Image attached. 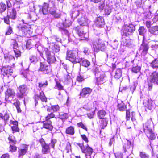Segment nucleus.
<instances>
[{"mask_svg": "<svg viewBox=\"0 0 158 158\" xmlns=\"http://www.w3.org/2000/svg\"><path fill=\"white\" fill-rule=\"evenodd\" d=\"M95 77L96 83L98 85H101L106 82L108 80V77L104 73H101L98 68H95L94 70Z\"/></svg>", "mask_w": 158, "mask_h": 158, "instance_id": "nucleus-1", "label": "nucleus"}, {"mask_svg": "<svg viewBox=\"0 0 158 158\" xmlns=\"http://www.w3.org/2000/svg\"><path fill=\"white\" fill-rule=\"evenodd\" d=\"M135 30V25L132 23L124 24L123 29V35L128 36L132 35Z\"/></svg>", "mask_w": 158, "mask_h": 158, "instance_id": "nucleus-2", "label": "nucleus"}, {"mask_svg": "<svg viewBox=\"0 0 158 158\" xmlns=\"http://www.w3.org/2000/svg\"><path fill=\"white\" fill-rule=\"evenodd\" d=\"M69 23L68 21V22H67L66 20H65V22H64L63 23H59L56 25L57 27L59 28V30L62 32V33L68 34V36H69ZM68 40L69 41V36H68Z\"/></svg>", "mask_w": 158, "mask_h": 158, "instance_id": "nucleus-3", "label": "nucleus"}, {"mask_svg": "<svg viewBox=\"0 0 158 158\" xmlns=\"http://www.w3.org/2000/svg\"><path fill=\"white\" fill-rule=\"evenodd\" d=\"M80 144H79L78 145L80 147L81 152L82 153H84L86 157L89 156H91V155L93 152V148L87 144L85 147H83L80 145Z\"/></svg>", "mask_w": 158, "mask_h": 158, "instance_id": "nucleus-4", "label": "nucleus"}, {"mask_svg": "<svg viewBox=\"0 0 158 158\" xmlns=\"http://www.w3.org/2000/svg\"><path fill=\"white\" fill-rule=\"evenodd\" d=\"M44 50L47 58L48 62L50 64L53 63L56 60L54 55H51L49 49L47 48H44Z\"/></svg>", "mask_w": 158, "mask_h": 158, "instance_id": "nucleus-5", "label": "nucleus"}, {"mask_svg": "<svg viewBox=\"0 0 158 158\" xmlns=\"http://www.w3.org/2000/svg\"><path fill=\"white\" fill-rule=\"evenodd\" d=\"M149 48V46L148 44L145 43L144 40H143L139 48V50L142 51L141 54V56H145L148 53Z\"/></svg>", "mask_w": 158, "mask_h": 158, "instance_id": "nucleus-6", "label": "nucleus"}, {"mask_svg": "<svg viewBox=\"0 0 158 158\" xmlns=\"http://www.w3.org/2000/svg\"><path fill=\"white\" fill-rule=\"evenodd\" d=\"M90 104L89 103H87L86 104H85L83 106V108L87 110H91V111L87 113V115L88 117L90 119L92 118H93L95 114V111L96 110V107L95 109H92L90 107Z\"/></svg>", "mask_w": 158, "mask_h": 158, "instance_id": "nucleus-7", "label": "nucleus"}, {"mask_svg": "<svg viewBox=\"0 0 158 158\" xmlns=\"http://www.w3.org/2000/svg\"><path fill=\"white\" fill-rule=\"evenodd\" d=\"M40 71L42 72L44 74L48 73L51 72V69L50 65H46L44 63L40 62L39 69Z\"/></svg>", "mask_w": 158, "mask_h": 158, "instance_id": "nucleus-8", "label": "nucleus"}, {"mask_svg": "<svg viewBox=\"0 0 158 158\" xmlns=\"http://www.w3.org/2000/svg\"><path fill=\"white\" fill-rule=\"evenodd\" d=\"M126 119L127 121H129L131 118L133 122H135L136 119L135 117V112L133 111L131 112V109H128L126 110Z\"/></svg>", "mask_w": 158, "mask_h": 158, "instance_id": "nucleus-9", "label": "nucleus"}, {"mask_svg": "<svg viewBox=\"0 0 158 158\" xmlns=\"http://www.w3.org/2000/svg\"><path fill=\"white\" fill-rule=\"evenodd\" d=\"M153 102V100L151 98L145 99L143 102V104L147 109L150 110H152L154 108Z\"/></svg>", "mask_w": 158, "mask_h": 158, "instance_id": "nucleus-10", "label": "nucleus"}, {"mask_svg": "<svg viewBox=\"0 0 158 158\" xmlns=\"http://www.w3.org/2000/svg\"><path fill=\"white\" fill-rule=\"evenodd\" d=\"M95 24L98 27H103L105 24L103 17L102 16L98 17L95 21Z\"/></svg>", "mask_w": 158, "mask_h": 158, "instance_id": "nucleus-11", "label": "nucleus"}, {"mask_svg": "<svg viewBox=\"0 0 158 158\" xmlns=\"http://www.w3.org/2000/svg\"><path fill=\"white\" fill-rule=\"evenodd\" d=\"M2 73L4 76H7L8 77L11 75V73H13L12 68L9 66H5L3 67L1 69Z\"/></svg>", "mask_w": 158, "mask_h": 158, "instance_id": "nucleus-12", "label": "nucleus"}, {"mask_svg": "<svg viewBox=\"0 0 158 158\" xmlns=\"http://www.w3.org/2000/svg\"><path fill=\"white\" fill-rule=\"evenodd\" d=\"M34 98L35 102V105L37 104V101L39 100V98L41 99L42 102H46L47 101V99L42 91L40 92L39 94L35 95L34 96Z\"/></svg>", "mask_w": 158, "mask_h": 158, "instance_id": "nucleus-13", "label": "nucleus"}, {"mask_svg": "<svg viewBox=\"0 0 158 158\" xmlns=\"http://www.w3.org/2000/svg\"><path fill=\"white\" fill-rule=\"evenodd\" d=\"M18 89L19 92L18 93L17 96L20 98L23 97L27 89V87L25 85H22L20 86Z\"/></svg>", "mask_w": 158, "mask_h": 158, "instance_id": "nucleus-14", "label": "nucleus"}, {"mask_svg": "<svg viewBox=\"0 0 158 158\" xmlns=\"http://www.w3.org/2000/svg\"><path fill=\"white\" fill-rule=\"evenodd\" d=\"M149 80L155 83L158 81V72L156 71L152 72L150 75Z\"/></svg>", "mask_w": 158, "mask_h": 158, "instance_id": "nucleus-15", "label": "nucleus"}, {"mask_svg": "<svg viewBox=\"0 0 158 158\" xmlns=\"http://www.w3.org/2000/svg\"><path fill=\"white\" fill-rule=\"evenodd\" d=\"M92 89L89 87H85L82 89L80 93V95L85 97L86 95L89 94L92 92Z\"/></svg>", "mask_w": 158, "mask_h": 158, "instance_id": "nucleus-16", "label": "nucleus"}, {"mask_svg": "<svg viewBox=\"0 0 158 158\" xmlns=\"http://www.w3.org/2000/svg\"><path fill=\"white\" fill-rule=\"evenodd\" d=\"M77 52L76 51H72L70 52V61L73 64L77 63L76 61V55Z\"/></svg>", "mask_w": 158, "mask_h": 158, "instance_id": "nucleus-17", "label": "nucleus"}, {"mask_svg": "<svg viewBox=\"0 0 158 158\" xmlns=\"http://www.w3.org/2000/svg\"><path fill=\"white\" fill-rule=\"evenodd\" d=\"M94 49L96 51L101 50L103 51L105 48V45L104 43L102 42H99L97 43V45H94Z\"/></svg>", "mask_w": 158, "mask_h": 158, "instance_id": "nucleus-18", "label": "nucleus"}, {"mask_svg": "<svg viewBox=\"0 0 158 158\" xmlns=\"http://www.w3.org/2000/svg\"><path fill=\"white\" fill-rule=\"evenodd\" d=\"M144 132L149 139L153 140L156 139V136L152 130L145 131Z\"/></svg>", "mask_w": 158, "mask_h": 158, "instance_id": "nucleus-19", "label": "nucleus"}, {"mask_svg": "<svg viewBox=\"0 0 158 158\" xmlns=\"http://www.w3.org/2000/svg\"><path fill=\"white\" fill-rule=\"evenodd\" d=\"M144 132L152 130L151 121H148L143 124Z\"/></svg>", "mask_w": 158, "mask_h": 158, "instance_id": "nucleus-20", "label": "nucleus"}, {"mask_svg": "<svg viewBox=\"0 0 158 158\" xmlns=\"http://www.w3.org/2000/svg\"><path fill=\"white\" fill-rule=\"evenodd\" d=\"M80 36H83L85 34L82 27L78 26L73 29Z\"/></svg>", "mask_w": 158, "mask_h": 158, "instance_id": "nucleus-21", "label": "nucleus"}, {"mask_svg": "<svg viewBox=\"0 0 158 158\" xmlns=\"http://www.w3.org/2000/svg\"><path fill=\"white\" fill-rule=\"evenodd\" d=\"M28 148L27 146L24 145L22 148L19 149L18 152L19 157L25 155L27 152L28 150Z\"/></svg>", "mask_w": 158, "mask_h": 158, "instance_id": "nucleus-22", "label": "nucleus"}, {"mask_svg": "<svg viewBox=\"0 0 158 158\" xmlns=\"http://www.w3.org/2000/svg\"><path fill=\"white\" fill-rule=\"evenodd\" d=\"M49 6V5L48 4L44 3L43 5L42 8L40 9L39 11L40 12H42L43 14H47L49 12V10H48V9Z\"/></svg>", "mask_w": 158, "mask_h": 158, "instance_id": "nucleus-23", "label": "nucleus"}, {"mask_svg": "<svg viewBox=\"0 0 158 158\" xmlns=\"http://www.w3.org/2000/svg\"><path fill=\"white\" fill-rule=\"evenodd\" d=\"M6 99H8L9 97L13 98L15 95L14 91L11 89H8L6 93Z\"/></svg>", "mask_w": 158, "mask_h": 158, "instance_id": "nucleus-24", "label": "nucleus"}, {"mask_svg": "<svg viewBox=\"0 0 158 158\" xmlns=\"http://www.w3.org/2000/svg\"><path fill=\"white\" fill-rule=\"evenodd\" d=\"M78 22L80 26H84L88 24L87 19L84 17H81L78 19Z\"/></svg>", "mask_w": 158, "mask_h": 158, "instance_id": "nucleus-25", "label": "nucleus"}, {"mask_svg": "<svg viewBox=\"0 0 158 158\" xmlns=\"http://www.w3.org/2000/svg\"><path fill=\"white\" fill-rule=\"evenodd\" d=\"M117 108L119 111L121 112L127 110V105H125L123 101H122L118 104Z\"/></svg>", "mask_w": 158, "mask_h": 158, "instance_id": "nucleus-26", "label": "nucleus"}, {"mask_svg": "<svg viewBox=\"0 0 158 158\" xmlns=\"http://www.w3.org/2000/svg\"><path fill=\"white\" fill-rule=\"evenodd\" d=\"M148 31L153 35H157L158 34V25L152 27L149 29Z\"/></svg>", "mask_w": 158, "mask_h": 158, "instance_id": "nucleus-27", "label": "nucleus"}, {"mask_svg": "<svg viewBox=\"0 0 158 158\" xmlns=\"http://www.w3.org/2000/svg\"><path fill=\"white\" fill-rule=\"evenodd\" d=\"M106 114V112L103 109L99 110L97 112V116L99 119L106 118L105 116Z\"/></svg>", "mask_w": 158, "mask_h": 158, "instance_id": "nucleus-28", "label": "nucleus"}, {"mask_svg": "<svg viewBox=\"0 0 158 158\" xmlns=\"http://www.w3.org/2000/svg\"><path fill=\"white\" fill-rule=\"evenodd\" d=\"M121 44L124 46L129 47L132 44L131 40L128 39H123L121 41Z\"/></svg>", "mask_w": 158, "mask_h": 158, "instance_id": "nucleus-29", "label": "nucleus"}, {"mask_svg": "<svg viewBox=\"0 0 158 158\" xmlns=\"http://www.w3.org/2000/svg\"><path fill=\"white\" fill-rule=\"evenodd\" d=\"M43 127L44 128L52 130L53 128V127L51 125V121L46 120L44 122Z\"/></svg>", "mask_w": 158, "mask_h": 158, "instance_id": "nucleus-30", "label": "nucleus"}, {"mask_svg": "<svg viewBox=\"0 0 158 158\" xmlns=\"http://www.w3.org/2000/svg\"><path fill=\"white\" fill-rule=\"evenodd\" d=\"M150 64L151 67L152 69H158V57L154 59Z\"/></svg>", "mask_w": 158, "mask_h": 158, "instance_id": "nucleus-31", "label": "nucleus"}, {"mask_svg": "<svg viewBox=\"0 0 158 158\" xmlns=\"http://www.w3.org/2000/svg\"><path fill=\"white\" fill-rule=\"evenodd\" d=\"M49 6L51 9L49 10V12L52 15L55 14L56 11L55 3L53 1L51 2H50Z\"/></svg>", "mask_w": 158, "mask_h": 158, "instance_id": "nucleus-32", "label": "nucleus"}, {"mask_svg": "<svg viewBox=\"0 0 158 158\" xmlns=\"http://www.w3.org/2000/svg\"><path fill=\"white\" fill-rule=\"evenodd\" d=\"M42 147V152L43 154H47L50 152V148L49 145L46 144Z\"/></svg>", "mask_w": 158, "mask_h": 158, "instance_id": "nucleus-33", "label": "nucleus"}, {"mask_svg": "<svg viewBox=\"0 0 158 158\" xmlns=\"http://www.w3.org/2000/svg\"><path fill=\"white\" fill-rule=\"evenodd\" d=\"M4 58L6 62H9L11 61L14 60L15 59L13 56L9 54H4Z\"/></svg>", "mask_w": 158, "mask_h": 158, "instance_id": "nucleus-34", "label": "nucleus"}, {"mask_svg": "<svg viewBox=\"0 0 158 158\" xmlns=\"http://www.w3.org/2000/svg\"><path fill=\"white\" fill-rule=\"evenodd\" d=\"M101 119H102L101 120V128L102 129H104L107 125L108 122V119L107 118H105Z\"/></svg>", "mask_w": 158, "mask_h": 158, "instance_id": "nucleus-35", "label": "nucleus"}, {"mask_svg": "<svg viewBox=\"0 0 158 158\" xmlns=\"http://www.w3.org/2000/svg\"><path fill=\"white\" fill-rule=\"evenodd\" d=\"M138 31L139 35L141 36H144V33L146 32V29L143 26H140Z\"/></svg>", "mask_w": 158, "mask_h": 158, "instance_id": "nucleus-36", "label": "nucleus"}, {"mask_svg": "<svg viewBox=\"0 0 158 158\" xmlns=\"http://www.w3.org/2000/svg\"><path fill=\"white\" fill-rule=\"evenodd\" d=\"M141 67V66L138 65L133 66L131 69V71L132 72L137 73L140 72Z\"/></svg>", "mask_w": 158, "mask_h": 158, "instance_id": "nucleus-37", "label": "nucleus"}, {"mask_svg": "<svg viewBox=\"0 0 158 158\" xmlns=\"http://www.w3.org/2000/svg\"><path fill=\"white\" fill-rule=\"evenodd\" d=\"M81 64L82 66L87 67L90 65V63L88 60L84 59L81 61Z\"/></svg>", "mask_w": 158, "mask_h": 158, "instance_id": "nucleus-38", "label": "nucleus"}, {"mask_svg": "<svg viewBox=\"0 0 158 158\" xmlns=\"http://www.w3.org/2000/svg\"><path fill=\"white\" fill-rule=\"evenodd\" d=\"M25 19H22V21L23 23L26 24H27L30 23V20L31 19L30 15L28 14H26L25 15Z\"/></svg>", "mask_w": 158, "mask_h": 158, "instance_id": "nucleus-39", "label": "nucleus"}, {"mask_svg": "<svg viewBox=\"0 0 158 158\" xmlns=\"http://www.w3.org/2000/svg\"><path fill=\"white\" fill-rule=\"evenodd\" d=\"M122 76V71L120 69H117L115 72L114 77L118 79H119Z\"/></svg>", "mask_w": 158, "mask_h": 158, "instance_id": "nucleus-40", "label": "nucleus"}, {"mask_svg": "<svg viewBox=\"0 0 158 158\" xmlns=\"http://www.w3.org/2000/svg\"><path fill=\"white\" fill-rule=\"evenodd\" d=\"M10 15L9 16L10 18L13 19H15L16 17V12L15 9H12L11 12H10Z\"/></svg>", "mask_w": 158, "mask_h": 158, "instance_id": "nucleus-41", "label": "nucleus"}, {"mask_svg": "<svg viewBox=\"0 0 158 158\" xmlns=\"http://www.w3.org/2000/svg\"><path fill=\"white\" fill-rule=\"evenodd\" d=\"M79 15V12L77 10H74L72 11L71 13V18L73 19H74L77 17Z\"/></svg>", "mask_w": 158, "mask_h": 158, "instance_id": "nucleus-42", "label": "nucleus"}, {"mask_svg": "<svg viewBox=\"0 0 158 158\" xmlns=\"http://www.w3.org/2000/svg\"><path fill=\"white\" fill-rule=\"evenodd\" d=\"M6 8V4L2 2L0 3V13H2L5 11Z\"/></svg>", "mask_w": 158, "mask_h": 158, "instance_id": "nucleus-43", "label": "nucleus"}, {"mask_svg": "<svg viewBox=\"0 0 158 158\" xmlns=\"http://www.w3.org/2000/svg\"><path fill=\"white\" fill-rule=\"evenodd\" d=\"M139 155L141 158H149V155L146 154L144 152H140Z\"/></svg>", "mask_w": 158, "mask_h": 158, "instance_id": "nucleus-44", "label": "nucleus"}, {"mask_svg": "<svg viewBox=\"0 0 158 158\" xmlns=\"http://www.w3.org/2000/svg\"><path fill=\"white\" fill-rule=\"evenodd\" d=\"M29 60L31 63H33L34 64L35 63L38 61L37 57L33 55L31 56L30 57Z\"/></svg>", "mask_w": 158, "mask_h": 158, "instance_id": "nucleus-45", "label": "nucleus"}, {"mask_svg": "<svg viewBox=\"0 0 158 158\" xmlns=\"http://www.w3.org/2000/svg\"><path fill=\"white\" fill-rule=\"evenodd\" d=\"M85 79L84 77L80 75L79 74L77 77L76 80L79 83L83 81Z\"/></svg>", "mask_w": 158, "mask_h": 158, "instance_id": "nucleus-46", "label": "nucleus"}, {"mask_svg": "<svg viewBox=\"0 0 158 158\" xmlns=\"http://www.w3.org/2000/svg\"><path fill=\"white\" fill-rule=\"evenodd\" d=\"M130 147L131 146L127 143H124L123 144V148L124 152H126L127 151V150L129 149Z\"/></svg>", "mask_w": 158, "mask_h": 158, "instance_id": "nucleus-47", "label": "nucleus"}, {"mask_svg": "<svg viewBox=\"0 0 158 158\" xmlns=\"http://www.w3.org/2000/svg\"><path fill=\"white\" fill-rule=\"evenodd\" d=\"M153 82L149 80L148 81V90L150 91L152 90L153 87L152 83Z\"/></svg>", "mask_w": 158, "mask_h": 158, "instance_id": "nucleus-48", "label": "nucleus"}, {"mask_svg": "<svg viewBox=\"0 0 158 158\" xmlns=\"http://www.w3.org/2000/svg\"><path fill=\"white\" fill-rule=\"evenodd\" d=\"M77 124L79 127L82 128L86 131H87V128L82 122L78 123Z\"/></svg>", "mask_w": 158, "mask_h": 158, "instance_id": "nucleus-49", "label": "nucleus"}, {"mask_svg": "<svg viewBox=\"0 0 158 158\" xmlns=\"http://www.w3.org/2000/svg\"><path fill=\"white\" fill-rule=\"evenodd\" d=\"M48 85V83L47 81H46L45 82L40 83H39V87L40 88L46 87Z\"/></svg>", "mask_w": 158, "mask_h": 158, "instance_id": "nucleus-50", "label": "nucleus"}, {"mask_svg": "<svg viewBox=\"0 0 158 158\" xmlns=\"http://www.w3.org/2000/svg\"><path fill=\"white\" fill-rule=\"evenodd\" d=\"M9 118V115L6 113L5 114L4 116H3V119L4 120L5 124L7 123Z\"/></svg>", "mask_w": 158, "mask_h": 158, "instance_id": "nucleus-51", "label": "nucleus"}, {"mask_svg": "<svg viewBox=\"0 0 158 158\" xmlns=\"http://www.w3.org/2000/svg\"><path fill=\"white\" fill-rule=\"evenodd\" d=\"M14 51L16 57H17L20 56L21 52L18 49H14Z\"/></svg>", "mask_w": 158, "mask_h": 158, "instance_id": "nucleus-52", "label": "nucleus"}, {"mask_svg": "<svg viewBox=\"0 0 158 158\" xmlns=\"http://www.w3.org/2000/svg\"><path fill=\"white\" fill-rule=\"evenodd\" d=\"M115 158H123V154L121 152H117L114 154Z\"/></svg>", "mask_w": 158, "mask_h": 158, "instance_id": "nucleus-53", "label": "nucleus"}, {"mask_svg": "<svg viewBox=\"0 0 158 158\" xmlns=\"http://www.w3.org/2000/svg\"><path fill=\"white\" fill-rule=\"evenodd\" d=\"M55 87L56 89H57L59 90L63 89V87L57 81L56 82V85Z\"/></svg>", "mask_w": 158, "mask_h": 158, "instance_id": "nucleus-54", "label": "nucleus"}, {"mask_svg": "<svg viewBox=\"0 0 158 158\" xmlns=\"http://www.w3.org/2000/svg\"><path fill=\"white\" fill-rule=\"evenodd\" d=\"M52 109L54 112H56L59 110V107L58 105H54L52 106Z\"/></svg>", "mask_w": 158, "mask_h": 158, "instance_id": "nucleus-55", "label": "nucleus"}, {"mask_svg": "<svg viewBox=\"0 0 158 158\" xmlns=\"http://www.w3.org/2000/svg\"><path fill=\"white\" fill-rule=\"evenodd\" d=\"M81 137L82 139L84 140L86 143H88L89 141L88 139L85 135H81Z\"/></svg>", "mask_w": 158, "mask_h": 158, "instance_id": "nucleus-56", "label": "nucleus"}, {"mask_svg": "<svg viewBox=\"0 0 158 158\" xmlns=\"http://www.w3.org/2000/svg\"><path fill=\"white\" fill-rule=\"evenodd\" d=\"M17 150V148L16 146L14 145L10 144V151L11 152H15Z\"/></svg>", "mask_w": 158, "mask_h": 158, "instance_id": "nucleus-57", "label": "nucleus"}, {"mask_svg": "<svg viewBox=\"0 0 158 158\" xmlns=\"http://www.w3.org/2000/svg\"><path fill=\"white\" fill-rule=\"evenodd\" d=\"M11 128L13 132L19 131V129L18 127V126H12Z\"/></svg>", "mask_w": 158, "mask_h": 158, "instance_id": "nucleus-58", "label": "nucleus"}, {"mask_svg": "<svg viewBox=\"0 0 158 158\" xmlns=\"http://www.w3.org/2000/svg\"><path fill=\"white\" fill-rule=\"evenodd\" d=\"M55 115L53 113H51L50 114H48V115L46 117V120L49 121L48 120L51 118H53Z\"/></svg>", "mask_w": 158, "mask_h": 158, "instance_id": "nucleus-59", "label": "nucleus"}, {"mask_svg": "<svg viewBox=\"0 0 158 158\" xmlns=\"http://www.w3.org/2000/svg\"><path fill=\"white\" fill-rule=\"evenodd\" d=\"M13 44H12V47L13 48L14 50V49H18V44L16 42L15 40H13Z\"/></svg>", "mask_w": 158, "mask_h": 158, "instance_id": "nucleus-60", "label": "nucleus"}, {"mask_svg": "<svg viewBox=\"0 0 158 158\" xmlns=\"http://www.w3.org/2000/svg\"><path fill=\"white\" fill-rule=\"evenodd\" d=\"M8 139L10 144H11L13 145L16 143V141L12 138V137H9L8 138Z\"/></svg>", "mask_w": 158, "mask_h": 158, "instance_id": "nucleus-61", "label": "nucleus"}, {"mask_svg": "<svg viewBox=\"0 0 158 158\" xmlns=\"http://www.w3.org/2000/svg\"><path fill=\"white\" fill-rule=\"evenodd\" d=\"M9 18H10V17L8 15L6 17H4V22L7 24H10Z\"/></svg>", "mask_w": 158, "mask_h": 158, "instance_id": "nucleus-62", "label": "nucleus"}, {"mask_svg": "<svg viewBox=\"0 0 158 158\" xmlns=\"http://www.w3.org/2000/svg\"><path fill=\"white\" fill-rule=\"evenodd\" d=\"M145 25L147 28H150L152 25L151 21L150 20L147 21L145 23Z\"/></svg>", "mask_w": 158, "mask_h": 158, "instance_id": "nucleus-63", "label": "nucleus"}, {"mask_svg": "<svg viewBox=\"0 0 158 158\" xmlns=\"http://www.w3.org/2000/svg\"><path fill=\"white\" fill-rule=\"evenodd\" d=\"M56 142V139H52L51 141V143L49 144V145L52 147L54 148L55 146V145Z\"/></svg>", "mask_w": 158, "mask_h": 158, "instance_id": "nucleus-64", "label": "nucleus"}]
</instances>
